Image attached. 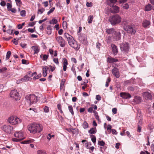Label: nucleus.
Listing matches in <instances>:
<instances>
[{"label":"nucleus","mask_w":154,"mask_h":154,"mask_svg":"<svg viewBox=\"0 0 154 154\" xmlns=\"http://www.w3.org/2000/svg\"><path fill=\"white\" fill-rule=\"evenodd\" d=\"M64 35L68 41L69 45L75 49L77 50L80 48V45H78L77 42L74 39L72 36L67 33H65Z\"/></svg>","instance_id":"1"},{"label":"nucleus","mask_w":154,"mask_h":154,"mask_svg":"<svg viewBox=\"0 0 154 154\" xmlns=\"http://www.w3.org/2000/svg\"><path fill=\"white\" fill-rule=\"evenodd\" d=\"M43 129L41 125L38 124H33L29 126L28 129L31 133L35 134L41 132Z\"/></svg>","instance_id":"2"},{"label":"nucleus","mask_w":154,"mask_h":154,"mask_svg":"<svg viewBox=\"0 0 154 154\" xmlns=\"http://www.w3.org/2000/svg\"><path fill=\"white\" fill-rule=\"evenodd\" d=\"M122 18L118 14H115L110 17L109 19V21L112 25H115L120 23Z\"/></svg>","instance_id":"3"},{"label":"nucleus","mask_w":154,"mask_h":154,"mask_svg":"<svg viewBox=\"0 0 154 154\" xmlns=\"http://www.w3.org/2000/svg\"><path fill=\"white\" fill-rule=\"evenodd\" d=\"M14 136L17 138H13L12 140L14 142H18L23 139L25 137L23 133L21 131H17L14 134Z\"/></svg>","instance_id":"4"},{"label":"nucleus","mask_w":154,"mask_h":154,"mask_svg":"<svg viewBox=\"0 0 154 154\" xmlns=\"http://www.w3.org/2000/svg\"><path fill=\"white\" fill-rule=\"evenodd\" d=\"M28 102H30V105H35L38 100V98L34 94L29 95L26 97Z\"/></svg>","instance_id":"5"},{"label":"nucleus","mask_w":154,"mask_h":154,"mask_svg":"<svg viewBox=\"0 0 154 154\" xmlns=\"http://www.w3.org/2000/svg\"><path fill=\"white\" fill-rule=\"evenodd\" d=\"M8 121L9 123L13 125L18 124L20 122V119L16 116L10 117L8 118Z\"/></svg>","instance_id":"6"},{"label":"nucleus","mask_w":154,"mask_h":154,"mask_svg":"<svg viewBox=\"0 0 154 154\" xmlns=\"http://www.w3.org/2000/svg\"><path fill=\"white\" fill-rule=\"evenodd\" d=\"M79 41L84 45H87L88 42L87 40L86 35L83 33H80L79 34Z\"/></svg>","instance_id":"7"},{"label":"nucleus","mask_w":154,"mask_h":154,"mask_svg":"<svg viewBox=\"0 0 154 154\" xmlns=\"http://www.w3.org/2000/svg\"><path fill=\"white\" fill-rule=\"evenodd\" d=\"M124 29L125 30L127 31L128 33L130 34H134L136 32L135 29L131 26H125Z\"/></svg>","instance_id":"8"},{"label":"nucleus","mask_w":154,"mask_h":154,"mask_svg":"<svg viewBox=\"0 0 154 154\" xmlns=\"http://www.w3.org/2000/svg\"><path fill=\"white\" fill-rule=\"evenodd\" d=\"M10 96L15 99L16 100H19L20 97L16 90H14L11 91L10 93Z\"/></svg>","instance_id":"9"},{"label":"nucleus","mask_w":154,"mask_h":154,"mask_svg":"<svg viewBox=\"0 0 154 154\" xmlns=\"http://www.w3.org/2000/svg\"><path fill=\"white\" fill-rule=\"evenodd\" d=\"M120 48L122 51L127 52L129 49L128 44L127 43H123L120 45Z\"/></svg>","instance_id":"10"},{"label":"nucleus","mask_w":154,"mask_h":154,"mask_svg":"<svg viewBox=\"0 0 154 154\" xmlns=\"http://www.w3.org/2000/svg\"><path fill=\"white\" fill-rule=\"evenodd\" d=\"M2 129L5 132L8 134L11 133L13 129V127L10 125H5L2 127Z\"/></svg>","instance_id":"11"},{"label":"nucleus","mask_w":154,"mask_h":154,"mask_svg":"<svg viewBox=\"0 0 154 154\" xmlns=\"http://www.w3.org/2000/svg\"><path fill=\"white\" fill-rule=\"evenodd\" d=\"M56 39L57 42L60 44L61 47H63L65 46V41L61 36H59L57 37Z\"/></svg>","instance_id":"12"},{"label":"nucleus","mask_w":154,"mask_h":154,"mask_svg":"<svg viewBox=\"0 0 154 154\" xmlns=\"http://www.w3.org/2000/svg\"><path fill=\"white\" fill-rule=\"evenodd\" d=\"M143 95L144 98L146 100H151L152 99V95L148 91L143 92Z\"/></svg>","instance_id":"13"},{"label":"nucleus","mask_w":154,"mask_h":154,"mask_svg":"<svg viewBox=\"0 0 154 154\" xmlns=\"http://www.w3.org/2000/svg\"><path fill=\"white\" fill-rule=\"evenodd\" d=\"M119 8L116 5H113L110 9L111 12L114 13H118L119 12Z\"/></svg>","instance_id":"14"},{"label":"nucleus","mask_w":154,"mask_h":154,"mask_svg":"<svg viewBox=\"0 0 154 154\" xmlns=\"http://www.w3.org/2000/svg\"><path fill=\"white\" fill-rule=\"evenodd\" d=\"M113 37L116 40H119L121 38V35L120 32H119L116 31L113 35Z\"/></svg>","instance_id":"15"},{"label":"nucleus","mask_w":154,"mask_h":154,"mask_svg":"<svg viewBox=\"0 0 154 154\" xmlns=\"http://www.w3.org/2000/svg\"><path fill=\"white\" fill-rule=\"evenodd\" d=\"M112 72L114 75L117 78L119 77V74L118 69L116 68H114L112 70Z\"/></svg>","instance_id":"16"},{"label":"nucleus","mask_w":154,"mask_h":154,"mask_svg":"<svg viewBox=\"0 0 154 154\" xmlns=\"http://www.w3.org/2000/svg\"><path fill=\"white\" fill-rule=\"evenodd\" d=\"M111 46L113 54L115 55H116L118 52V50L117 46L113 44H111Z\"/></svg>","instance_id":"17"},{"label":"nucleus","mask_w":154,"mask_h":154,"mask_svg":"<svg viewBox=\"0 0 154 154\" xmlns=\"http://www.w3.org/2000/svg\"><path fill=\"white\" fill-rule=\"evenodd\" d=\"M120 96L121 97L125 99H128L131 97L130 94L127 93H120Z\"/></svg>","instance_id":"18"},{"label":"nucleus","mask_w":154,"mask_h":154,"mask_svg":"<svg viewBox=\"0 0 154 154\" xmlns=\"http://www.w3.org/2000/svg\"><path fill=\"white\" fill-rule=\"evenodd\" d=\"M141 98L139 96H136L134 97L133 101L135 103L138 104L141 102Z\"/></svg>","instance_id":"19"},{"label":"nucleus","mask_w":154,"mask_h":154,"mask_svg":"<svg viewBox=\"0 0 154 154\" xmlns=\"http://www.w3.org/2000/svg\"><path fill=\"white\" fill-rule=\"evenodd\" d=\"M107 62L109 63H112L117 62L118 60L117 59L110 57L107 58Z\"/></svg>","instance_id":"20"},{"label":"nucleus","mask_w":154,"mask_h":154,"mask_svg":"<svg viewBox=\"0 0 154 154\" xmlns=\"http://www.w3.org/2000/svg\"><path fill=\"white\" fill-rule=\"evenodd\" d=\"M43 71V75L45 77L47 75V72L49 69L48 67L46 66H43L42 67Z\"/></svg>","instance_id":"21"},{"label":"nucleus","mask_w":154,"mask_h":154,"mask_svg":"<svg viewBox=\"0 0 154 154\" xmlns=\"http://www.w3.org/2000/svg\"><path fill=\"white\" fill-rule=\"evenodd\" d=\"M116 31H115L114 29L113 28H110L109 29H106V32L108 34H111L113 35L115 33V32Z\"/></svg>","instance_id":"22"},{"label":"nucleus","mask_w":154,"mask_h":154,"mask_svg":"<svg viewBox=\"0 0 154 154\" xmlns=\"http://www.w3.org/2000/svg\"><path fill=\"white\" fill-rule=\"evenodd\" d=\"M32 49L34 51V54H37L39 52V48L36 46H33L32 47Z\"/></svg>","instance_id":"23"},{"label":"nucleus","mask_w":154,"mask_h":154,"mask_svg":"<svg viewBox=\"0 0 154 154\" xmlns=\"http://www.w3.org/2000/svg\"><path fill=\"white\" fill-rule=\"evenodd\" d=\"M150 24V22L149 21L145 20L143 21V25L144 27H147Z\"/></svg>","instance_id":"24"},{"label":"nucleus","mask_w":154,"mask_h":154,"mask_svg":"<svg viewBox=\"0 0 154 154\" xmlns=\"http://www.w3.org/2000/svg\"><path fill=\"white\" fill-rule=\"evenodd\" d=\"M34 141V140L33 139H30L22 141V143L24 144H29L33 142Z\"/></svg>","instance_id":"25"},{"label":"nucleus","mask_w":154,"mask_h":154,"mask_svg":"<svg viewBox=\"0 0 154 154\" xmlns=\"http://www.w3.org/2000/svg\"><path fill=\"white\" fill-rule=\"evenodd\" d=\"M40 57L42 58L43 60H47L48 57V54H41L40 56Z\"/></svg>","instance_id":"26"},{"label":"nucleus","mask_w":154,"mask_h":154,"mask_svg":"<svg viewBox=\"0 0 154 154\" xmlns=\"http://www.w3.org/2000/svg\"><path fill=\"white\" fill-rule=\"evenodd\" d=\"M31 78L28 75H26L23 78L21 79L20 80L21 81H26L29 80Z\"/></svg>","instance_id":"27"},{"label":"nucleus","mask_w":154,"mask_h":154,"mask_svg":"<svg viewBox=\"0 0 154 154\" xmlns=\"http://www.w3.org/2000/svg\"><path fill=\"white\" fill-rule=\"evenodd\" d=\"M88 132L91 134H93L96 132V130L95 128H91L90 130L88 131Z\"/></svg>","instance_id":"28"},{"label":"nucleus","mask_w":154,"mask_h":154,"mask_svg":"<svg viewBox=\"0 0 154 154\" xmlns=\"http://www.w3.org/2000/svg\"><path fill=\"white\" fill-rule=\"evenodd\" d=\"M65 82V79H63L62 80L60 86L61 90L63 88Z\"/></svg>","instance_id":"29"},{"label":"nucleus","mask_w":154,"mask_h":154,"mask_svg":"<svg viewBox=\"0 0 154 154\" xmlns=\"http://www.w3.org/2000/svg\"><path fill=\"white\" fill-rule=\"evenodd\" d=\"M151 5L150 4H149L146 6L145 10L146 11H149L151 10Z\"/></svg>","instance_id":"30"},{"label":"nucleus","mask_w":154,"mask_h":154,"mask_svg":"<svg viewBox=\"0 0 154 154\" xmlns=\"http://www.w3.org/2000/svg\"><path fill=\"white\" fill-rule=\"evenodd\" d=\"M47 29L48 30V31H47L48 34V35H50L51 33V26H49L47 27Z\"/></svg>","instance_id":"31"},{"label":"nucleus","mask_w":154,"mask_h":154,"mask_svg":"<svg viewBox=\"0 0 154 154\" xmlns=\"http://www.w3.org/2000/svg\"><path fill=\"white\" fill-rule=\"evenodd\" d=\"M137 120H140L142 119V115L139 112V111H138V113L137 117Z\"/></svg>","instance_id":"32"},{"label":"nucleus","mask_w":154,"mask_h":154,"mask_svg":"<svg viewBox=\"0 0 154 154\" xmlns=\"http://www.w3.org/2000/svg\"><path fill=\"white\" fill-rule=\"evenodd\" d=\"M72 133L73 134H77L79 133L78 130L77 128L72 129Z\"/></svg>","instance_id":"33"},{"label":"nucleus","mask_w":154,"mask_h":154,"mask_svg":"<svg viewBox=\"0 0 154 154\" xmlns=\"http://www.w3.org/2000/svg\"><path fill=\"white\" fill-rule=\"evenodd\" d=\"M57 23V20L54 18H53L51 21H50L49 23L51 24H56Z\"/></svg>","instance_id":"34"},{"label":"nucleus","mask_w":154,"mask_h":154,"mask_svg":"<svg viewBox=\"0 0 154 154\" xmlns=\"http://www.w3.org/2000/svg\"><path fill=\"white\" fill-rule=\"evenodd\" d=\"M11 54V52L10 51H8V52H7L6 54V60H8L9 59V58L10 57Z\"/></svg>","instance_id":"35"},{"label":"nucleus","mask_w":154,"mask_h":154,"mask_svg":"<svg viewBox=\"0 0 154 154\" xmlns=\"http://www.w3.org/2000/svg\"><path fill=\"white\" fill-rule=\"evenodd\" d=\"M82 126L84 129H86L88 127V125L86 121H85L83 122Z\"/></svg>","instance_id":"36"},{"label":"nucleus","mask_w":154,"mask_h":154,"mask_svg":"<svg viewBox=\"0 0 154 154\" xmlns=\"http://www.w3.org/2000/svg\"><path fill=\"white\" fill-rule=\"evenodd\" d=\"M93 19V16L90 15L88 19V23H91L92 22Z\"/></svg>","instance_id":"37"},{"label":"nucleus","mask_w":154,"mask_h":154,"mask_svg":"<svg viewBox=\"0 0 154 154\" xmlns=\"http://www.w3.org/2000/svg\"><path fill=\"white\" fill-rule=\"evenodd\" d=\"M57 108L58 110H59L60 112L61 113H63V112L61 109V106L60 104H58L57 105Z\"/></svg>","instance_id":"38"},{"label":"nucleus","mask_w":154,"mask_h":154,"mask_svg":"<svg viewBox=\"0 0 154 154\" xmlns=\"http://www.w3.org/2000/svg\"><path fill=\"white\" fill-rule=\"evenodd\" d=\"M68 109L69 112L72 115L74 114V112L73 110V108L72 106H68Z\"/></svg>","instance_id":"39"},{"label":"nucleus","mask_w":154,"mask_h":154,"mask_svg":"<svg viewBox=\"0 0 154 154\" xmlns=\"http://www.w3.org/2000/svg\"><path fill=\"white\" fill-rule=\"evenodd\" d=\"M54 137V135H51V134H48V135L47 137V138L48 140H50L52 137Z\"/></svg>","instance_id":"40"},{"label":"nucleus","mask_w":154,"mask_h":154,"mask_svg":"<svg viewBox=\"0 0 154 154\" xmlns=\"http://www.w3.org/2000/svg\"><path fill=\"white\" fill-rule=\"evenodd\" d=\"M15 2L17 5L18 6H20L22 4L20 0H15Z\"/></svg>","instance_id":"41"},{"label":"nucleus","mask_w":154,"mask_h":154,"mask_svg":"<svg viewBox=\"0 0 154 154\" xmlns=\"http://www.w3.org/2000/svg\"><path fill=\"white\" fill-rule=\"evenodd\" d=\"M36 74H36V72H34L32 73V72H30L29 73V75L28 76H29L30 77L32 76L34 77V76H35L36 75Z\"/></svg>","instance_id":"42"},{"label":"nucleus","mask_w":154,"mask_h":154,"mask_svg":"<svg viewBox=\"0 0 154 154\" xmlns=\"http://www.w3.org/2000/svg\"><path fill=\"white\" fill-rule=\"evenodd\" d=\"M26 11L24 10H22L20 12V15L22 17L25 16L26 15Z\"/></svg>","instance_id":"43"},{"label":"nucleus","mask_w":154,"mask_h":154,"mask_svg":"<svg viewBox=\"0 0 154 154\" xmlns=\"http://www.w3.org/2000/svg\"><path fill=\"white\" fill-rule=\"evenodd\" d=\"M37 153V154H47L45 152L42 150H38Z\"/></svg>","instance_id":"44"},{"label":"nucleus","mask_w":154,"mask_h":154,"mask_svg":"<svg viewBox=\"0 0 154 154\" xmlns=\"http://www.w3.org/2000/svg\"><path fill=\"white\" fill-rule=\"evenodd\" d=\"M45 9L42 8L41 9H38V14H42L45 11Z\"/></svg>","instance_id":"45"},{"label":"nucleus","mask_w":154,"mask_h":154,"mask_svg":"<svg viewBox=\"0 0 154 154\" xmlns=\"http://www.w3.org/2000/svg\"><path fill=\"white\" fill-rule=\"evenodd\" d=\"M7 70V68L5 67H4L0 69V73H2L3 72H5Z\"/></svg>","instance_id":"46"},{"label":"nucleus","mask_w":154,"mask_h":154,"mask_svg":"<svg viewBox=\"0 0 154 154\" xmlns=\"http://www.w3.org/2000/svg\"><path fill=\"white\" fill-rule=\"evenodd\" d=\"M44 110L45 112H48L49 111V107L47 106H45L44 108Z\"/></svg>","instance_id":"47"},{"label":"nucleus","mask_w":154,"mask_h":154,"mask_svg":"<svg viewBox=\"0 0 154 154\" xmlns=\"http://www.w3.org/2000/svg\"><path fill=\"white\" fill-rule=\"evenodd\" d=\"M63 65H68L67 60L65 58L63 59Z\"/></svg>","instance_id":"48"},{"label":"nucleus","mask_w":154,"mask_h":154,"mask_svg":"<svg viewBox=\"0 0 154 154\" xmlns=\"http://www.w3.org/2000/svg\"><path fill=\"white\" fill-rule=\"evenodd\" d=\"M55 8L54 7H53L51 8V9L48 12L47 14L49 15L50 14L53 12L55 9Z\"/></svg>","instance_id":"49"},{"label":"nucleus","mask_w":154,"mask_h":154,"mask_svg":"<svg viewBox=\"0 0 154 154\" xmlns=\"http://www.w3.org/2000/svg\"><path fill=\"white\" fill-rule=\"evenodd\" d=\"M7 7L8 10H10L12 7L11 5L9 3H7Z\"/></svg>","instance_id":"50"},{"label":"nucleus","mask_w":154,"mask_h":154,"mask_svg":"<svg viewBox=\"0 0 154 154\" xmlns=\"http://www.w3.org/2000/svg\"><path fill=\"white\" fill-rule=\"evenodd\" d=\"M98 143L99 145L102 146H103L105 144V143L102 140L99 141Z\"/></svg>","instance_id":"51"},{"label":"nucleus","mask_w":154,"mask_h":154,"mask_svg":"<svg viewBox=\"0 0 154 154\" xmlns=\"http://www.w3.org/2000/svg\"><path fill=\"white\" fill-rule=\"evenodd\" d=\"M123 7L124 8L127 9L129 8V5L127 3L123 5Z\"/></svg>","instance_id":"52"},{"label":"nucleus","mask_w":154,"mask_h":154,"mask_svg":"<svg viewBox=\"0 0 154 154\" xmlns=\"http://www.w3.org/2000/svg\"><path fill=\"white\" fill-rule=\"evenodd\" d=\"M53 61L54 62L56 63L58 65L59 64V62L58 61V58H54L53 59Z\"/></svg>","instance_id":"53"},{"label":"nucleus","mask_w":154,"mask_h":154,"mask_svg":"<svg viewBox=\"0 0 154 154\" xmlns=\"http://www.w3.org/2000/svg\"><path fill=\"white\" fill-rule=\"evenodd\" d=\"M35 30V28L34 29L31 28H29L28 29V31L29 32L32 33L34 32Z\"/></svg>","instance_id":"54"},{"label":"nucleus","mask_w":154,"mask_h":154,"mask_svg":"<svg viewBox=\"0 0 154 154\" xmlns=\"http://www.w3.org/2000/svg\"><path fill=\"white\" fill-rule=\"evenodd\" d=\"M101 97L99 95H97L96 96V99L97 100H100L101 99Z\"/></svg>","instance_id":"55"},{"label":"nucleus","mask_w":154,"mask_h":154,"mask_svg":"<svg viewBox=\"0 0 154 154\" xmlns=\"http://www.w3.org/2000/svg\"><path fill=\"white\" fill-rule=\"evenodd\" d=\"M41 75H42L41 74H40L38 75L36 77H35V76H34V77H33V79H39V78H40V77H41Z\"/></svg>","instance_id":"56"},{"label":"nucleus","mask_w":154,"mask_h":154,"mask_svg":"<svg viewBox=\"0 0 154 154\" xmlns=\"http://www.w3.org/2000/svg\"><path fill=\"white\" fill-rule=\"evenodd\" d=\"M112 111L114 114H116L117 113V109L116 108H114L112 109Z\"/></svg>","instance_id":"57"},{"label":"nucleus","mask_w":154,"mask_h":154,"mask_svg":"<svg viewBox=\"0 0 154 154\" xmlns=\"http://www.w3.org/2000/svg\"><path fill=\"white\" fill-rule=\"evenodd\" d=\"M63 26L64 28V27H65V28H67V23L66 21H64L63 22Z\"/></svg>","instance_id":"58"},{"label":"nucleus","mask_w":154,"mask_h":154,"mask_svg":"<svg viewBox=\"0 0 154 154\" xmlns=\"http://www.w3.org/2000/svg\"><path fill=\"white\" fill-rule=\"evenodd\" d=\"M140 125H138V128H137V132H140L141 131V128L140 126Z\"/></svg>","instance_id":"59"},{"label":"nucleus","mask_w":154,"mask_h":154,"mask_svg":"<svg viewBox=\"0 0 154 154\" xmlns=\"http://www.w3.org/2000/svg\"><path fill=\"white\" fill-rule=\"evenodd\" d=\"M42 4H44L45 7H47L48 5V2L46 1L42 3Z\"/></svg>","instance_id":"60"},{"label":"nucleus","mask_w":154,"mask_h":154,"mask_svg":"<svg viewBox=\"0 0 154 154\" xmlns=\"http://www.w3.org/2000/svg\"><path fill=\"white\" fill-rule=\"evenodd\" d=\"M152 128L153 127L152 126V124H149L148 125V128L150 130H151L152 129Z\"/></svg>","instance_id":"61"},{"label":"nucleus","mask_w":154,"mask_h":154,"mask_svg":"<svg viewBox=\"0 0 154 154\" xmlns=\"http://www.w3.org/2000/svg\"><path fill=\"white\" fill-rule=\"evenodd\" d=\"M12 42L15 45H17L18 44V40H16L15 39L13 40Z\"/></svg>","instance_id":"62"},{"label":"nucleus","mask_w":154,"mask_h":154,"mask_svg":"<svg viewBox=\"0 0 154 154\" xmlns=\"http://www.w3.org/2000/svg\"><path fill=\"white\" fill-rule=\"evenodd\" d=\"M96 138L94 136L93 137L91 138V140L92 141V142L94 143L96 142Z\"/></svg>","instance_id":"63"},{"label":"nucleus","mask_w":154,"mask_h":154,"mask_svg":"<svg viewBox=\"0 0 154 154\" xmlns=\"http://www.w3.org/2000/svg\"><path fill=\"white\" fill-rule=\"evenodd\" d=\"M49 52L51 55L53 56L54 52L53 50L52 49H50L49 50Z\"/></svg>","instance_id":"64"}]
</instances>
